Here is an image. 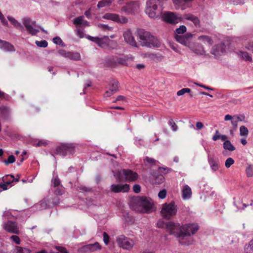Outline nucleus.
Here are the masks:
<instances>
[{"label": "nucleus", "instance_id": "1", "mask_svg": "<svg viewBox=\"0 0 253 253\" xmlns=\"http://www.w3.org/2000/svg\"><path fill=\"white\" fill-rule=\"evenodd\" d=\"M159 228H165L166 231L171 235L180 238L179 243L182 245L189 244V242L184 237L191 236L196 233L199 229L197 223L186 224L180 226L179 223L172 222H165L160 220L157 223Z\"/></svg>", "mask_w": 253, "mask_h": 253}, {"label": "nucleus", "instance_id": "2", "mask_svg": "<svg viewBox=\"0 0 253 253\" xmlns=\"http://www.w3.org/2000/svg\"><path fill=\"white\" fill-rule=\"evenodd\" d=\"M137 37L143 46L159 47L161 45L159 40L156 37L143 29L137 30Z\"/></svg>", "mask_w": 253, "mask_h": 253}, {"label": "nucleus", "instance_id": "3", "mask_svg": "<svg viewBox=\"0 0 253 253\" xmlns=\"http://www.w3.org/2000/svg\"><path fill=\"white\" fill-rule=\"evenodd\" d=\"M133 61V58L132 57H116L108 60L105 63L107 67L115 68L119 65L129 66Z\"/></svg>", "mask_w": 253, "mask_h": 253}, {"label": "nucleus", "instance_id": "4", "mask_svg": "<svg viewBox=\"0 0 253 253\" xmlns=\"http://www.w3.org/2000/svg\"><path fill=\"white\" fill-rule=\"evenodd\" d=\"M118 179L120 181H125L128 182H134L138 178V174L135 171L129 169H122L118 173Z\"/></svg>", "mask_w": 253, "mask_h": 253}, {"label": "nucleus", "instance_id": "5", "mask_svg": "<svg viewBox=\"0 0 253 253\" xmlns=\"http://www.w3.org/2000/svg\"><path fill=\"white\" fill-rule=\"evenodd\" d=\"M177 211V206L174 202H171L169 204H164L161 212L164 218L169 219L176 214Z\"/></svg>", "mask_w": 253, "mask_h": 253}, {"label": "nucleus", "instance_id": "6", "mask_svg": "<svg viewBox=\"0 0 253 253\" xmlns=\"http://www.w3.org/2000/svg\"><path fill=\"white\" fill-rule=\"evenodd\" d=\"M161 3L160 0H148L147 2L146 13L151 18H155L158 15L157 12L158 5Z\"/></svg>", "mask_w": 253, "mask_h": 253}, {"label": "nucleus", "instance_id": "7", "mask_svg": "<svg viewBox=\"0 0 253 253\" xmlns=\"http://www.w3.org/2000/svg\"><path fill=\"white\" fill-rule=\"evenodd\" d=\"M88 39L103 48L108 47H110L111 45L116 44L115 42L111 41L108 37L106 36L101 38L90 36Z\"/></svg>", "mask_w": 253, "mask_h": 253}, {"label": "nucleus", "instance_id": "8", "mask_svg": "<svg viewBox=\"0 0 253 253\" xmlns=\"http://www.w3.org/2000/svg\"><path fill=\"white\" fill-rule=\"evenodd\" d=\"M23 25L28 33L32 35H36L39 30L37 29V26L34 21H32L29 18H26L23 20Z\"/></svg>", "mask_w": 253, "mask_h": 253}, {"label": "nucleus", "instance_id": "9", "mask_svg": "<svg viewBox=\"0 0 253 253\" xmlns=\"http://www.w3.org/2000/svg\"><path fill=\"white\" fill-rule=\"evenodd\" d=\"M163 20L167 23L175 24L183 21V18L177 17L173 12H166L162 15Z\"/></svg>", "mask_w": 253, "mask_h": 253}, {"label": "nucleus", "instance_id": "10", "mask_svg": "<svg viewBox=\"0 0 253 253\" xmlns=\"http://www.w3.org/2000/svg\"><path fill=\"white\" fill-rule=\"evenodd\" d=\"M14 181H18V179L15 178L12 175H6L4 176L1 180H0V188L3 190H7L11 187V183Z\"/></svg>", "mask_w": 253, "mask_h": 253}, {"label": "nucleus", "instance_id": "11", "mask_svg": "<svg viewBox=\"0 0 253 253\" xmlns=\"http://www.w3.org/2000/svg\"><path fill=\"white\" fill-rule=\"evenodd\" d=\"M139 8V4L137 1H129L124 6L121 10L126 14L134 13L137 12Z\"/></svg>", "mask_w": 253, "mask_h": 253}, {"label": "nucleus", "instance_id": "12", "mask_svg": "<svg viewBox=\"0 0 253 253\" xmlns=\"http://www.w3.org/2000/svg\"><path fill=\"white\" fill-rule=\"evenodd\" d=\"M74 151V148L72 145L67 144H61L56 148V153L63 156L73 154Z\"/></svg>", "mask_w": 253, "mask_h": 253}, {"label": "nucleus", "instance_id": "13", "mask_svg": "<svg viewBox=\"0 0 253 253\" xmlns=\"http://www.w3.org/2000/svg\"><path fill=\"white\" fill-rule=\"evenodd\" d=\"M140 205L143 208V211L150 212L153 211L154 204L151 200L146 197H142L139 200Z\"/></svg>", "mask_w": 253, "mask_h": 253}, {"label": "nucleus", "instance_id": "14", "mask_svg": "<svg viewBox=\"0 0 253 253\" xmlns=\"http://www.w3.org/2000/svg\"><path fill=\"white\" fill-rule=\"evenodd\" d=\"M193 35L190 33H187L184 35L180 36L178 35H175L176 40L179 42L188 45L190 44V41L192 39Z\"/></svg>", "mask_w": 253, "mask_h": 253}, {"label": "nucleus", "instance_id": "15", "mask_svg": "<svg viewBox=\"0 0 253 253\" xmlns=\"http://www.w3.org/2000/svg\"><path fill=\"white\" fill-rule=\"evenodd\" d=\"M117 242L120 247L126 249H129L132 248L133 245V242L124 236L117 239Z\"/></svg>", "mask_w": 253, "mask_h": 253}, {"label": "nucleus", "instance_id": "16", "mask_svg": "<svg viewBox=\"0 0 253 253\" xmlns=\"http://www.w3.org/2000/svg\"><path fill=\"white\" fill-rule=\"evenodd\" d=\"M3 228L7 232L18 234L19 233V228L15 222L8 221L3 225Z\"/></svg>", "mask_w": 253, "mask_h": 253}, {"label": "nucleus", "instance_id": "17", "mask_svg": "<svg viewBox=\"0 0 253 253\" xmlns=\"http://www.w3.org/2000/svg\"><path fill=\"white\" fill-rule=\"evenodd\" d=\"M103 17L104 19L111 20L121 23H126L127 21V19L126 17L123 16L120 17L118 15L114 13H106Z\"/></svg>", "mask_w": 253, "mask_h": 253}, {"label": "nucleus", "instance_id": "18", "mask_svg": "<svg viewBox=\"0 0 253 253\" xmlns=\"http://www.w3.org/2000/svg\"><path fill=\"white\" fill-rule=\"evenodd\" d=\"M119 82L116 80H112L109 84V90L105 92L106 96H110L118 90Z\"/></svg>", "mask_w": 253, "mask_h": 253}, {"label": "nucleus", "instance_id": "19", "mask_svg": "<svg viewBox=\"0 0 253 253\" xmlns=\"http://www.w3.org/2000/svg\"><path fill=\"white\" fill-rule=\"evenodd\" d=\"M111 191L114 193L127 192L129 190V186L127 184L124 185L113 184L111 185Z\"/></svg>", "mask_w": 253, "mask_h": 253}, {"label": "nucleus", "instance_id": "20", "mask_svg": "<svg viewBox=\"0 0 253 253\" xmlns=\"http://www.w3.org/2000/svg\"><path fill=\"white\" fill-rule=\"evenodd\" d=\"M124 37L125 41L129 43L130 45L136 46V42L134 40V37L132 36L131 33L130 31L128 30L126 31L124 33Z\"/></svg>", "mask_w": 253, "mask_h": 253}, {"label": "nucleus", "instance_id": "21", "mask_svg": "<svg viewBox=\"0 0 253 253\" xmlns=\"http://www.w3.org/2000/svg\"><path fill=\"white\" fill-rule=\"evenodd\" d=\"M225 45L224 43H220L215 45L212 49V53L215 56L220 55L225 52Z\"/></svg>", "mask_w": 253, "mask_h": 253}, {"label": "nucleus", "instance_id": "22", "mask_svg": "<svg viewBox=\"0 0 253 253\" xmlns=\"http://www.w3.org/2000/svg\"><path fill=\"white\" fill-rule=\"evenodd\" d=\"M183 18L186 20L191 21L197 27H200V21L199 18L191 14H186L183 15Z\"/></svg>", "mask_w": 253, "mask_h": 253}, {"label": "nucleus", "instance_id": "23", "mask_svg": "<svg viewBox=\"0 0 253 253\" xmlns=\"http://www.w3.org/2000/svg\"><path fill=\"white\" fill-rule=\"evenodd\" d=\"M182 193L183 199H189L191 196L192 191L191 188L188 185H185L183 187Z\"/></svg>", "mask_w": 253, "mask_h": 253}, {"label": "nucleus", "instance_id": "24", "mask_svg": "<svg viewBox=\"0 0 253 253\" xmlns=\"http://www.w3.org/2000/svg\"><path fill=\"white\" fill-rule=\"evenodd\" d=\"M53 184L54 187H57V189L55 190V193L56 195H62L63 191L62 189L59 188L60 185V181L58 177H55L53 181Z\"/></svg>", "mask_w": 253, "mask_h": 253}, {"label": "nucleus", "instance_id": "25", "mask_svg": "<svg viewBox=\"0 0 253 253\" xmlns=\"http://www.w3.org/2000/svg\"><path fill=\"white\" fill-rule=\"evenodd\" d=\"M84 249L90 252H94L96 250H100L101 246L98 242H95L94 244H89L84 246Z\"/></svg>", "mask_w": 253, "mask_h": 253}, {"label": "nucleus", "instance_id": "26", "mask_svg": "<svg viewBox=\"0 0 253 253\" xmlns=\"http://www.w3.org/2000/svg\"><path fill=\"white\" fill-rule=\"evenodd\" d=\"M245 253H253V239L244 247Z\"/></svg>", "mask_w": 253, "mask_h": 253}, {"label": "nucleus", "instance_id": "27", "mask_svg": "<svg viewBox=\"0 0 253 253\" xmlns=\"http://www.w3.org/2000/svg\"><path fill=\"white\" fill-rule=\"evenodd\" d=\"M198 40L202 41L204 43H208L211 45L212 43V40L211 37L208 36H201L198 37Z\"/></svg>", "mask_w": 253, "mask_h": 253}, {"label": "nucleus", "instance_id": "28", "mask_svg": "<svg viewBox=\"0 0 253 253\" xmlns=\"http://www.w3.org/2000/svg\"><path fill=\"white\" fill-rule=\"evenodd\" d=\"M71 60H79L81 56L79 53L77 52H68L67 57Z\"/></svg>", "mask_w": 253, "mask_h": 253}, {"label": "nucleus", "instance_id": "29", "mask_svg": "<svg viewBox=\"0 0 253 253\" xmlns=\"http://www.w3.org/2000/svg\"><path fill=\"white\" fill-rule=\"evenodd\" d=\"M239 55L244 60L248 61H252V57L247 52L240 51Z\"/></svg>", "mask_w": 253, "mask_h": 253}, {"label": "nucleus", "instance_id": "30", "mask_svg": "<svg viewBox=\"0 0 253 253\" xmlns=\"http://www.w3.org/2000/svg\"><path fill=\"white\" fill-rule=\"evenodd\" d=\"M16 253H30L31 251L29 249L16 246L15 248Z\"/></svg>", "mask_w": 253, "mask_h": 253}, {"label": "nucleus", "instance_id": "31", "mask_svg": "<svg viewBox=\"0 0 253 253\" xmlns=\"http://www.w3.org/2000/svg\"><path fill=\"white\" fill-rule=\"evenodd\" d=\"M223 147L225 149H227L230 151H233L235 150L234 147L228 140H226L224 142L223 144Z\"/></svg>", "mask_w": 253, "mask_h": 253}, {"label": "nucleus", "instance_id": "32", "mask_svg": "<svg viewBox=\"0 0 253 253\" xmlns=\"http://www.w3.org/2000/svg\"><path fill=\"white\" fill-rule=\"evenodd\" d=\"M2 43L3 47L8 51H13L14 50V46L10 43L6 42H1Z\"/></svg>", "mask_w": 253, "mask_h": 253}, {"label": "nucleus", "instance_id": "33", "mask_svg": "<svg viewBox=\"0 0 253 253\" xmlns=\"http://www.w3.org/2000/svg\"><path fill=\"white\" fill-rule=\"evenodd\" d=\"M112 2V0H102L98 3V7H102L105 6L109 5Z\"/></svg>", "mask_w": 253, "mask_h": 253}, {"label": "nucleus", "instance_id": "34", "mask_svg": "<svg viewBox=\"0 0 253 253\" xmlns=\"http://www.w3.org/2000/svg\"><path fill=\"white\" fill-rule=\"evenodd\" d=\"M210 164L212 170L216 171L219 169V164L218 162L214 160L210 161Z\"/></svg>", "mask_w": 253, "mask_h": 253}, {"label": "nucleus", "instance_id": "35", "mask_svg": "<svg viewBox=\"0 0 253 253\" xmlns=\"http://www.w3.org/2000/svg\"><path fill=\"white\" fill-rule=\"evenodd\" d=\"M0 112L2 115L7 116L9 115V110L5 106H1L0 107Z\"/></svg>", "mask_w": 253, "mask_h": 253}, {"label": "nucleus", "instance_id": "36", "mask_svg": "<svg viewBox=\"0 0 253 253\" xmlns=\"http://www.w3.org/2000/svg\"><path fill=\"white\" fill-rule=\"evenodd\" d=\"M248 129L245 126H242L240 128V133L241 136H247L248 134Z\"/></svg>", "mask_w": 253, "mask_h": 253}, {"label": "nucleus", "instance_id": "37", "mask_svg": "<svg viewBox=\"0 0 253 253\" xmlns=\"http://www.w3.org/2000/svg\"><path fill=\"white\" fill-rule=\"evenodd\" d=\"M8 19L9 21L11 22V23L15 27H21L22 26L21 24L18 22L14 18L11 17H8Z\"/></svg>", "mask_w": 253, "mask_h": 253}, {"label": "nucleus", "instance_id": "38", "mask_svg": "<svg viewBox=\"0 0 253 253\" xmlns=\"http://www.w3.org/2000/svg\"><path fill=\"white\" fill-rule=\"evenodd\" d=\"M186 30H187L186 27L185 26H184V25L180 26L179 27V28L176 29V35L183 34L185 32H186Z\"/></svg>", "mask_w": 253, "mask_h": 253}, {"label": "nucleus", "instance_id": "39", "mask_svg": "<svg viewBox=\"0 0 253 253\" xmlns=\"http://www.w3.org/2000/svg\"><path fill=\"white\" fill-rule=\"evenodd\" d=\"M36 44L38 46L41 47H46L47 46V42L45 41H36Z\"/></svg>", "mask_w": 253, "mask_h": 253}, {"label": "nucleus", "instance_id": "40", "mask_svg": "<svg viewBox=\"0 0 253 253\" xmlns=\"http://www.w3.org/2000/svg\"><path fill=\"white\" fill-rule=\"evenodd\" d=\"M15 161V159L14 156H9L6 160H4V163L6 165L11 164Z\"/></svg>", "mask_w": 253, "mask_h": 253}, {"label": "nucleus", "instance_id": "41", "mask_svg": "<svg viewBox=\"0 0 253 253\" xmlns=\"http://www.w3.org/2000/svg\"><path fill=\"white\" fill-rule=\"evenodd\" d=\"M190 91H191V90L190 88H183V89L179 90L177 92V95L178 96H180V95L184 94L185 93H189Z\"/></svg>", "mask_w": 253, "mask_h": 253}, {"label": "nucleus", "instance_id": "42", "mask_svg": "<svg viewBox=\"0 0 253 253\" xmlns=\"http://www.w3.org/2000/svg\"><path fill=\"white\" fill-rule=\"evenodd\" d=\"M234 163V160L231 158H228L225 162V167L227 168H229L232 165H233Z\"/></svg>", "mask_w": 253, "mask_h": 253}, {"label": "nucleus", "instance_id": "43", "mask_svg": "<svg viewBox=\"0 0 253 253\" xmlns=\"http://www.w3.org/2000/svg\"><path fill=\"white\" fill-rule=\"evenodd\" d=\"M246 171L248 177H252L253 176V169L251 166H249L246 169Z\"/></svg>", "mask_w": 253, "mask_h": 253}, {"label": "nucleus", "instance_id": "44", "mask_svg": "<svg viewBox=\"0 0 253 253\" xmlns=\"http://www.w3.org/2000/svg\"><path fill=\"white\" fill-rule=\"evenodd\" d=\"M83 18H84L83 16H80V17H78L76 18V19H75L74 20V22H73L74 24L81 25L83 22Z\"/></svg>", "mask_w": 253, "mask_h": 253}, {"label": "nucleus", "instance_id": "45", "mask_svg": "<svg viewBox=\"0 0 253 253\" xmlns=\"http://www.w3.org/2000/svg\"><path fill=\"white\" fill-rule=\"evenodd\" d=\"M169 124L171 126L173 130L176 131L177 130V126L172 119H170L169 121Z\"/></svg>", "mask_w": 253, "mask_h": 253}, {"label": "nucleus", "instance_id": "46", "mask_svg": "<svg viewBox=\"0 0 253 253\" xmlns=\"http://www.w3.org/2000/svg\"><path fill=\"white\" fill-rule=\"evenodd\" d=\"M55 248L59 252V253H68L67 250L64 247L56 246Z\"/></svg>", "mask_w": 253, "mask_h": 253}, {"label": "nucleus", "instance_id": "47", "mask_svg": "<svg viewBox=\"0 0 253 253\" xmlns=\"http://www.w3.org/2000/svg\"><path fill=\"white\" fill-rule=\"evenodd\" d=\"M110 237L106 232L103 233V241L106 245H108L109 242Z\"/></svg>", "mask_w": 253, "mask_h": 253}, {"label": "nucleus", "instance_id": "48", "mask_svg": "<svg viewBox=\"0 0 253 253\" xmlns=\"http://www.w3.org/2000/svg\"><path fill=\"white\" fill-rule=\"evenodd\" d=\"M11 239L17 244H19L20 243V239L19 237L16 235H12L11 237Z\"/></svg>", "mask_w": 253, "mask_h": 253}, {"label": "nucleus", "instance_id": "49", "mask_svg": "<svg viewBox=\"0 0 253 253\" xmlns=\"http://www.w3.org/2000/svg\"><path fill=\"white\" fill-rule=\"evenodd\" d=\"M167 194V191L166 190L164 189L159 193L158 196L161 199H164L166 197Z\"/></svg>", "mask_w": 253, "mask_h": 253}, {"label": "nucleus", "instance_id": "50", "mask_svg": "<svg viewBox=\"0 0 253 253\" xmlns=\"http://www.w3.org/2000/svg\"><path fill=\"white\" fill-rule=\"evenodd\" d=\"M133 190L136 193H138L140 192V186L138 184H135L133 187Z\"/></svg>", "mask_w": 253, "mask_h": 253}, {"label": "nucleus", "instance_id": "51", "mask_svg": "<svg viewBox=\"0 0 253 253\" xmlns=\"http://www.w3.org/2000/svg\"><path fill=\"white\" fill-rule=\"evenodd\" d=\"M58 53L60 55H61L64 57H66V58L67 57V56L68 54V52H66L65 50H63V49L59 50L58 51Z\"/></svg>", "mask_w": 253, "mask_h": 253}, {"label": "nucleus", "instance_id": "52", "mask_svg": "<svg viewBox=\"0 0 253 253\" xmlns=\"http://www.w3.org/2000/svg\"><path fill=\"white\" fill-rule=\"evenodd\" d=\"M53 42L57 44H60L62 42L61 39L58 37H56L53 39Z\"/></svg>", "mask_w": 253, "mask_h": 253}, {"label": "nucleus", "instance_id": "53", "mask_svg": "<svg viewBox=\"0 0 253 253\" xmlns=\"http://www.w3.org/2000/svg\"><path fill=\"white\" fill-rule=\"evenodd\" d=\"M220 135L219 133V131L218 130H216L215 135L212 137V139L214 141H216L217 140L220 139Z\"/></svg>", "mask_w": 253, "mask_h": 253}, {"label": "nucleus", "instance_id": "54", "mask_svg": "<svg viewBox=\"0 0 253 253\" xmlns=\"http://www.w3.org/2000/svg\"><path fill=\"white\" fill-rule=\"evenodd\" d=\"M246 48L249 50L253 51V42H249L248 44L246 46Z\"/></svg>", "mask_w": 253, "mask_h": 253}, {"label": "nucleus", "instance_id": "55", "mask_svg": "<svg viewBox=\"0 0 253 253\" xmlns=\"http://www.w3.org/2000/svg\"><path fill=\"white\" fill-rule=\"evenodd\" d=\"M46 145H47V142L44 141H43V140H40L37 144V145L38 146H45Z\"/></svg>", "mask_w": 253, "mask_h": 253}, {"label": "nucleus", "instance_id": "56", "mask_svg": "<svg viewBox=\"0 0 253 253\" xmlns=\"http://www.w3.org/2000/svg\"><path fill=\"white\" fill-rule=\"evenodd\" d=\"M239 120V117H238L237 120H233L232 121V126H233L234 127L236 128L237 126L238 122Z\"/></svg>", "mask_w": 253, "mask_h": 253}, {"label": "nucleus", "instance_id": "57", "mask_svg": "<svg viewBox=\"0 0 253 253\" xmlns=\"http://www.w3.org/2000/svg\"><path fill=\"white\" fill-rule=\"evenodd\" d=\"M125 100V97L122 95H119L117 97L116 100L114 101V102H116L118 101H124Z\"/></svg>", "mask_w": 253, "mask_h": 253}, {"label": "nucleus", "instance_id": "58", "mask_svg": "<svg viewBox=\"0 0 253 253\" xmlns=\"http://www.w3.org/2000/svg\"><path fill=\"white\" fill-rule=\"evenodd\" d=\"M145 160L149 164H153L155 162V160L154 159L148 157H147Z\"/></svg>", "mask_w": 253, "mask_h": 253}, {"label": "nucleus", "instance_id": "59", "mask_svg": "<svg viewBox=\"0 0 253 253\" xmlns=\"http://www.w3.org/2000/svg\"><path fill=\"white\" fill-rule=\"evenodd\" d=\"M196 127H197V128L198 129H201L203 127V123H201V122H198V123H197V124H196Z\"/></svg>", "mask_w": 253, "mask_h": 253}, {"label": "nucleus", "instance_id": "60", "mask_svg": "<svg viewBox=\"0 0 253 253\" xmlns=\"http://www.w3.org/2000/svg\"><path fill=\"white\" fill-rule=\"evenodd\" d=\"M233 118V117L230 115H226L225 116V121H228V120H232Z\"/></svg>", "mask_w": 253, "mask_h": 253}, {"label": "nucleus", "instance_id": "61", "mask_svg": "<svg viewBox=\"0 0 253 253\" xmlns=\"http://www.w3.org/2000/svg\"><path fill=\"white\" fill-rule=\"evenodd\" d=\"M136 67L138 69L140 70V69L144 68L145 66L143 64H138V65H137Z\"/></svg>", "mask_w": 253, "mask_h": 253}, {"label": "nucleus", "instance_id": "62", "mask_svg": "<svg viewBox=\"0 0 253 253\" xmlns=\"http://www.w3.org/2000/svg\"><path fill=\"white\" fill-rule=\"evenodd\" d=\"M5 98V93L0 90V99Z\"/></svg>", "mask_w": 253, "mask_h": 253}, {"label": "nucleus", "instance_id": "63", "mask_svg": "<svg viewBox=\"0 0 253 253\" xmlns=\"http://www.w3.org/2000/svg\"><path fill=\"white\" fill-rule=\"evenodd\" d=\"M220 139H221L222 140V141H226V140L227 139V137L225 135H220Z\"/></svg>", "mask_w": 253, "mask_h": 253}, {"label": "nucleus", "instance_id": "64", "mask_svg": "<svg viewBox=\"0 0 253 253\" xmlns=\"http://www.w3.org/2000/svg\"><path fill=\"white\" fill-rule=\"evenodd\" d=\"M241 143L243 145H245L246 144H247V141L245 139H242L241 140Z\"/></svg>", "mask_w": 253, "mask_h": 253}]
</instances>
